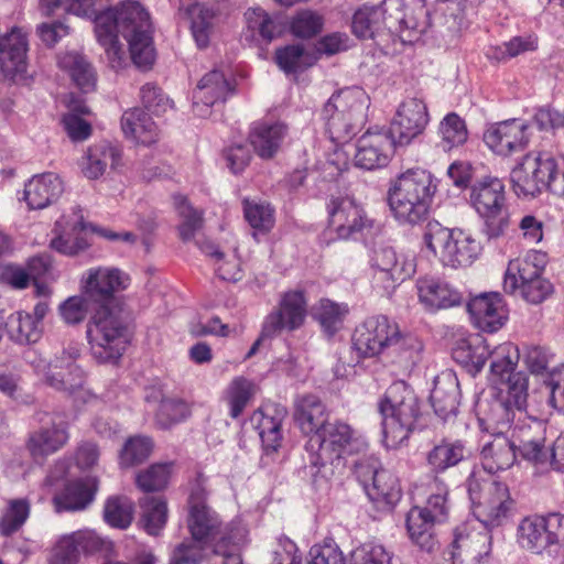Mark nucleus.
Listing matches in <instances>:
<instances>
[{
    "label": "nucleus",
    "instance_id": "nucleus-59",
    "mask_svg": "<svg viewBox=\"0 0 564 564\" xmlns=\"http://www.w3.org/2000/svg\"><path fill=\"white\" fill-rule=\"evenodd\" d=\"M465 0H437L435 19L449 31H458L464 22Z\"/></svg>",
    "mask_w": 564,
    "mask_h": 564
},
{
    "label": "nucleus",
    "instance_id": "nucleus-30",
    "mask_svg": "<svg viewBox=\"0 0 564 564\" xmlns=\"http://www.w3.org/2000/svg\"><path fill=\"white\" fill-rule=\"evenodd\" d=\"M64 192L62 178L46 172L32 176L24 185L23 199L30 209H43L56 202Z\"/></svg>",
    "mask_w": 564,
    "mask_h": 564
},
{
    "label": "nucleus",
    "instance_id": "nucleus-10",
    "mask_svg": "<svg viewBox=\"0 0 564 564\" xmlns=\"http://www.w3.org/2000/svg\"><path fill=\"white\" fill-rule=\"evenodd\" d=\"M473 514L487 529L502 525L511 513L512 499L508 487L492 477L474 473L468 480Z\"/></svg>",
    "mask_w": 564,
    "mask_h": 564
},
{
    "label": "nucleus",
    "instance_id": "nucleus-43",
    "mask_svg": "<svg viewBox=\"0 0 564 564\" xmlns=\"http://www.w3.org/2000/svg\"><path fill=\"white\" fill-rule=\"evenodd\" d=\"M484 350L491 359L490 370L495 381H503L509 373H516L514 369L520 354L518 347L512 343L491 346L487 340H484Z\"/></svg>",
    "mask_w": 564,
    "mask_h": 564
},
{
    "label": "nucleus",
    "instance_id": "nucleus-34",
    "mask_svg": "<svg viewBox=\"0 0 564 564\" xmlns=\"http://www.w3.org/2000/svg\"><path fill=\"white\" fill-rule=\"evenodd\" d=\"M423 345L421 340L410 334H402L399 326L394 338L389 341L384 352L383 361L395 365L402 371H410L419 361Z\"/></svg>",
    "mask_w": 564,
    "mask_h": 564
},
{
    "label": "nucleus",
    "instance_id": "nucleus-54",
    "mask_svg": "<svg viewBox=\"0 0 564 564\" xmlns=\"http://www.w3.org/2000/svg\"><path fill=\"white\" fill-rule=\"evenodd\" d=\"M347 314V305L338 304L327 299L319 301L315 313L324 332L329 336H333L343 327L344 319Z\"/></svg>",
    "mask_w": 564,
    "mask_h": 564
},
{
    "label": "nucleus",
    "instance_id": "nucleus-31",
    "mask_svg": "<svg viewBox=\"0 0 564 564\" xmlns=\"http://www.w3.org/2000/svg\"><path fill=\"white\" fill-rule=\"evenodd\" d=\"M286 413L284 406L276 404H267L253 413L251 420L267 452H275L280 447L283 440L281 427Z\"/></svg>",
    "mask_w": 564,
    "mask_h": 564
},
{
    "label": "nucleus",
    "instance_id": "nucleus-8",
    "mask_svg": "<svg viewBox=\"0 0 564 564\" xmlns=\"http://www.w3.org/2000/svg\"><path fill=\"white\" fill-rule=\"evenodd\" d=\"M546 254L531 251L523 258L510 260L503 276V290L510 295H519L530 304L546 300L553 285L543 278Z\"/></svg>",
    "mask_w": 564,
    "mask_h": 564
},
{
    "label": "nucleus",
    "instance_id": "nucleus-28",
    "mask_svg": "<svg viewBox=\"0 0 564 564\" xmlns=\"http://www.w3.org/2000/svg\"><path fill=\"white\" fill-rule=\"evenodd\" d=\"M234 91V86L220 70H212L197 84L193 94V109L199 117L209 115V108L223 102Z\"/></svg>",
    "mask_w": 564,
    "mask_h": 564
},
{
    "label": "nucleus",
    "instance_id": "nucleus-26",
    "mask_svg": "<svg viewBox=\"0 0 564 564\" xmlns=\"http://www.w3.org/2000/svg\"><path fill=\"white\" fill-rule=\"evenodd\" d=\"M28 39L20 30L13 29L0 37V74L17 82L25 77L28 69Z\"/></svg>",
    "mask_w": 564,
    "mask_h": 564
},
{
    "label": "nucleus",
    "instance_id": "nucleus-51",
    "mask_svg": "<svg viewBox=\"0 0 564 564\" xmlns=\"http://www.w3.org/2000/svg\"><path fill=\"white\" fill-rule=\"evenodd\" d=\"M185 14L191 21V30L193 37L198 47L204 48L209 44L213 33L214 13L203 4H188Z\"/></svg>",
    "mask_w": 564,
    "mask_h": 564
},
{
    "label": "nucleus",
    "instance_id": "nucleus-37",
    "mask_svg": "<svg viewBox=\"0 0 564 564\" xmlns=\"http://www.w3.org/2000/svg\"><path fill=\"white\" fill-rule=\"evenodd\" d=\"M430 399L437 415L445 419L455 414L459 403V383L456 376L451 372L437 376Z\"/></svg>",
    "mask_w": 564,
    "mask_h": 564
},
{
    "label": "nucleus",
    "instance_id": "nucleus-5",
    "mask_svg": "<svg viewBox=\"0 0 564 564\" xmlns=\"http://www.w3.org/2000/svg\"><path fill=\"white\" fill-rule=\"evenodd\" d=\"M518 197L533 198L543 189L564 197V163L549 154L528 153L510 174Z\"/></svg>",
    "mask_w": 564,
    "mask_h": 564
},
{
    "label": "nucleus",
    "instance_id": "nucleus-45",
    "mask_svg": "<svg viewBox=\"0 0 564 564\" xmlns=\"http://www.w3.org/2000/svg\"><path fill=\"white\" fill-rule=\"evenodd\" d=\"M438 523L421 511L420 507H413L406 516V530L413 543L426 552H432L437 542L433 535V527Z\"/></svg>",
    "mask_w": 564,
    "mask_h": 564
},
{
    "label": "nucleus",
    "instance_id": "nucleus-56",
    "mask_svg": "<svg viewBox=\"0 0 564 564\" xmlns=\"http://www.w3.org/2000/svg\"><path fill=\"white\" fill-rule=\"evenodd\" d=\"M174 205L182 218V223L178 226L180 238L185 242L189 241L194 239L196 232L203 226L202 214L195 210L187 199L181 195L174 196Z\"/></svg>",
    "mask_w": 564,
    "mask_h": 564
},
{
    "label": "nucleus",
    "instance_id": "nucleus-42",
    "mask_svg": "<svg viewBox=\"0 0 564 564\" xmlns=\"http://www.w3.org/2000/svg\"><path fill=\"white\" fill-rule=\"evenodd\" d=\"M517 543L522 550L533 554H541L550 547L542 516L525 517L519 522Z\"/></svg>",
    "mask_w": 564,
    "mask_h": 564
},
{
    "label": "nucleus",
    "instance_id": "nucleus-41",
    "mask_svg": "<svg viewBox=\"0 0 564 564\" xmlns=\"http://www.w3.org/2000/svg\"><path fill=\"white\" fill-rule=\"evenodd\" d=\"M469 452L462 441H442L426 455L427 466L437 474L456 466L468 457Z\"/></svg>",
    "mask_w": 564,
    "mask_h": 564
},
{
    "label": "nucleus",
    "instance_id": "nucleus-47",
    "mask_svg": "<svg viewBox=\"0 0 564 564\" xmlns=\"http://www.w3.org/2000/svg\"><path fill=\"white\" fill-rule=\"evenodd\" d=\"M257 392L256 384L245 378H234L224 391V400L232 419L239 417Z\"/></svg>",
    "mask_w": 564,
    "mask_h": 564
},
{
    "label": "nucleus",
    "instance_id": "nucleus-7",
    "mask_svg": "<svg viewBox=\"0 0 564 564\" xmlns=\"http://www.w3.org/2000/svg\"><path fill=\"white\" fill-rule=\"evenodd\" d=\"M369 98L359 87L345 88L332 95L323 108L326 130L334 142H346L366 119Z\"/></svg>",
    "mask_w": 564,
    "mask_h": 564
},
{
    "label": "nucleus",
    "instance_id": "nucleus-46",
    "mask_svg": "<svg viewBox=\"0 0 564 564\" xmlns=\"http://www.w3.org/2000/svg\"><path fill=\"white\" fill-rule=\"evenodd\" d=\"M61 68L69 73L74 83L84 93L95 89L96 74L89 62L77 52H68L58 58Z\"/></svg>",
    "mask_w": 564,
    "mask_h": 564
},
{
    "label": "nucleus",
    "instance_id": "nucleus-22",
    "mask_svg": "<svg viewBox=\"0 0 564 564\" xmlns=\"http://www.w3.org/2000/svg\"><path fill=\"white\" fill-rule=\"evenodd\" d=\"M329 228L340 239H348L371 226V220L355 199L350 197L333 198L328 205Z\"/></svg>",
    "mask_w": 564,
    "mask_h": 564
},
{
    "label": "nucleus",
    "instance_id": "nucleus-60",
    "mask_svg": "<svg viewBox=\"0 0 564 564\" xmlns=\"http://www.w3.org/2000/svg\"><path fill=\"white\" fill-rule=\"evenodd\" d=\"M191 414V405L178 398H166L160 403L156 422L162 429L187 419Z\"/></svg>",
    "mask_w": 564,
    "mask_h": 564
},
{
    "label": "nucleus",
    "instance_id": "nucleus-9",
    "mask_svg": "<svg viewBox=\"0 0 564 564\" xmlns=\"http://www.w3.org/2000/svg\"><path fill=\"white\" fill-rule=\"evenodd\" d=\"M423 241L444 267L452 269L470 265L480 251L479 242L469 232L444 227L436 220L426 224Z\"/></svg>",
    "mask_w": 564,
    "mask_h": 564
},
{
    "label": "nucleus",
    "instance_id": "nucleus-52",
    "mask_svg": "<svg viewBox=\"0 0 564 564\" xmlns=\"http://www.w3.org/2000/svg\"><path fill=\"white\" fill-rule=\"evenodd\" d=\"M440 147L444 151L463 145L468 139L465 120L456 112L447 113L438 124Z\"/></svg>",
    "mask_w": 564,
    "mask_h": 564
},
{
    "label": "nucleus",
    "instance_id": "nucleus-1",
    "mask_svg": "<svg viewBox=\"0 0 564 564\" xmlns=\"http://www.w3.org/2000/svg\"><path fill=\"white\" fill-rule=\"evenodd\" d=\"M82 293L99 307L87 323V339L93 356L100 362L118 360L124 352L126 328L108 307L116 293L130 284L129 275L115 267H94L80 278Z\"/></svg>",
    "mask_w": 564,
    "mask_h": 564
},
{
    "label": "nucleus",
    "instance_id": "nucleus-17",
    "mask_svg": "<svg viewBox=\"0 0 564 564\" xmlns=\"http://www.w3.org/2000/svg\"><path fill=\"white\" fill-rule=\"evenodd\" d=\"M307 301L302 291L294 290L282 294L279 304L263 321V335L278 336L283 330L294 332L305 322Z\"/></svg>",
    "mask_w": 564,
    "mask_h": 564
},
{
    "label": "nucleus",
    "instance_id": "nucleus-58",
    "mask_svg": "<svg viewBox=\"0 0 564 564\" xmlns=\"http://www.w3.org/2000/svg\"><path fill=\"white\" fill-rule=\"evenodd\" d=\"M430 26L429 11L424 7H419L411 14L404 13L398 29L402 41L413 42L420 37Z\"/></svg>",
    "mask_w": 564,
    "mask_h": 564
},
{
    "label": "nucleus",
    "instance_id": "nucleus-15",
    "mask_svg": "<svg viewBox=\"0 0 564 564\" xmlns=\"http://www.w3.org/2000/svg\"><path fill=\"white\" fill-rule=\"evenodd\" d=\"M501 388L502 400L496 402L491 408L489 421L501 427H511L516 419V412L519 413V420L524 416L528 401L529 378L523 372L509 373Z\"/></svg>",
    "mask_w": 564,
    "mask_h": 564
},
{
    "label": "nucleus",
    "instance_id": "nucleus-32",
    "mask_svg": "<svg viewBox=\"0 0 564 564\" xmlns=\"http://www.w3.org/2000/svg\"><path fill=\"white\" fill-rule=\"evenodd\" d=\"M491 535L480 532L464 523L454 530V538L449 545L452 560L470 556L490 555Z\"/></svg>",
    "mask_w": 564,
    "mask_h": 564
},
{
    "label": "nucleus",
    "instance_id": "nucleus-23",
    "mask_svg": "<svg viewBox=\"0 0 564 564\" xmlns=\"http://www.w3.org/2000/svg\"><path fill=\"white\" fill-rule=\"evenodd\" d=\"M207 561L208 564H242L239 553L226 549L221 545H206L197 540H185L176 545L170 557V564H202Z\"/></svg>",
    "mask_w": 564,
    "mask_h": 564
},
{
    "label": "nucleus",
    "instance_id": "nucleus-50",
    "mask_svg": "<svg viewBox=\"0 0 564 564\" xmlns=\"http://www.w3.org/2000/svg\"><path fill=\"white\" fill-rule=\"evenodd\" d=\"M354 34L359 39H376L384 30L381 9L377 6H364L359 8L351 23Z\"/></svg>",
    "mask_w": 564,
    "mask_h": 564
},
{
    "label": "nucleus",
    "instance_id": "nucleus-27",
    "mask_svg": "<svg viewBox=\"0 0 564 564\" xmlns=\"http://www.w3.org/2000/svg\"><path fill=\"white\" fill-rule=\"evenodd\" d=\"M82 209L74 207L70 215H64L56 221V237L51 240V248L65 256L78 254L88 247Z\"/></svg>",
    "mask_w": 564,
    "mask_h": 564
},
{
    "label": "nucleus",
    "instance_id": "nucleus-44",
    "mask_svg": "<svg viewBox=\"0 0 564 564\" xmlns=\"http://www.w3.org/2000/svg\"><path fill=\"white\" fill-rule=\"evenodd\" d=\"M247 36L253 41L271 42L282 33V26L278 20L267 13L262 8H249L245 12Z\"/></svg>",
    "mask_w": 564,
    "mask_h": 564
},
{
    "label": "nucleus",
    "instance_id": "nucleus-62",
    "mask_svg": "<svg viewBox=\"0 0 564 564\" xmlns=\"http://www.w3.org/2000/svg\"><path fill=\"white\" fill-rule=\"evenodd\" d=\"M132 503L127 498L112 497L105 505L104 518L111 527L126 529L132 521Z\"/></svg>",
    "mask_w": 564,
    "mask_h": 564
},
{
    "label": "nucleus",
    "instance_id": "nucleus-25",
    "mask_svg": "<svg viewBox=\"0 0 564 564\" xmlns=\"http://www.w3.org/2000/svg\"><path fill=\"white\" fill-rule=\"evenodd\" d=\"M397 144L387 131H367L357 142L355 164L365 170L386 166Z\"/></svg>",
    "mask_w": 564,
    "mask_h": 564
},
{
    "label": "nucleus",
    "instance_id": "nucleus-2",
    "mask_svg": "<svg viewBox=\"0 0 564 564\" xmlns=\"http://www.w3.org/2000/svg\"><path fill=\"white\" fill-rule=\"evenodd\" d=\"M95 2V12L84 15L95 22V34L98 43L105 48L111 68L119 69L127 64L128 56L118 39L121 33L129 43L130 58L139 67H148L154 61L152 45V24L149 12L134 0H127L101 13L98 7L105 2Z\"/></svg>",
    "mask_w": 564,
    "mask_h": 564
},
{
    "label": "nucleus",
    "instance_id": "nucleus-57",
    "mask_svg": "<svg viewBox=\"0 0 564 564\" xmlns=\"http://www.w3.org/2000/svg\"><path fill=\"white\" fill-rule=\"evenodd\" d=\"M243 213L249 225L262 232L269 231L274 225V209L268 203L245 199Z\"/></svg>",
    "mask_w": 564,
    "mask_h": 564
},
{
    "label": "nucleus",
    "instance_id": "nucleus-6",
    "mask_svg": "<svg viewBox=\"0 0 564 564\" xmlns=\"http://www.w3.org/2000/svg\"><path fill=\"white\" fill-rule=\"evenodd\" d=\"M24 360L37 376L44 378L48 387L66 393L75 404L96 399L85 389L84 371L70 354L63 351L54 360L47 361L39 351L29 349L24 352Z\"/></svg>",
    "mask_w": 564,
    "mask_h": 564
},
{
    "label": "nucleus",
    "instance_id": "nucleus-61",
    "mask_svg": "<svg viewBox=\"0 0 564 564\" xmlns=\"http://www.w3.org/2000/svg\"><path fill=\"white\" fill-rule=\"evenodd\" d=\"M172 473V464H153L137 476L138 487L147 492L159 491L166 487Z\"/></svg>",
    "mask_w": 564,
    "mask_h": 564
},
{
    "label": "nucleus",
    "instance_id": "nucleus-4",
    "mask_svg": "<svg viewBox=\"0 0 564 564\" xmlns=\"http://www.w3.org/2000/svg\"><path fill=\"white\" fill-rule=\"evenodd\" d=\"M378 412L382 443L388 448H395L409 438L421 413L414 391L402 380L389 386L378 401Z\"/></svg>",
    "mask_w": 564,
    "mask_h": 564
},
{
    "label": "nucleus",
    "instance_id": "nucleus-11",
    "mask_svg": "<svg viewBox=\"0 0 564 564\" xmlns=\"http://www.w3.org/2000/svg\"><path fill=\"white\" fill-rule=\"evenodd\" d=\"M470 203L484 220V232L489 239L501 237L509 226L505 184L498 177L487 176L476 182Z\"/></svg>",
    "mask_w": 564,
    "mask_h": 564
},
{
    "label": "nucleus",
    "instance_id": "nucleus-19",
    "mask_svg": "<svg viewBox=\"0 0 564 564\" xmlns=\"http://www.w3.org/2000/svg\"><path fill=\"white\" fill-rule=\"evenodd\" d=\"M39 430L30 434L26 448L34 459H44L63 448L68 440V424L57 414L43 413Z\"/></svg>",
    "mask_w": 564,
    "mask_h": 564
},
{
    "label": "nucleus",
    "instance_id": "nucleus-39",
    "mask_svg": "<svg viewBox=\"0 0 564 564\" xmlns=\"http://www.w3.org/2000/svg\"><path fill=\"white\" fill-rule=\"evenodd\" d=\"M97 489V479L86 477L68 482L64 490L54 497L57 510H83L93 500Z\"/></svg>",
    "mask_w": 564,
    "mask_h": 564
},
{
    "label": "nucleus",
    "instance_id": "nucleus-13",
    "mask_svg": "<svg viewBox=\"0 0 564 564\" xmlns=\"http://www.w3.org/2000/svg\"><path fill=\"white\" fill-rule=\"evenodd\" d=\"M206 492L200 484H196L189 495V513H188V529L192 539L197 540L206 545L216 546L221 545V550L228 547L230 551H236L232 540L236 535L228 531L227 527L223 523L218 514L205 503Z\"/></svg>",
    "mask_w": 564,
    "mask_h": 564
},
{
    "label": "nucleus",
    "instance_id": "nucleus-49",
    "mask_svg": "<svg viewBox=\"0 0 564 564\" xmlns=\"http://www.w3.org/2000/svg\"><path fill=\"white\" fill-rule=\"evenodd\" d=\"M10 338L19 344L36 343L42 336V326L30 313L17 312L7 322Z\"/></svg>",
    "mask_w": 564,
    "mask_h": 564
},
{
    "label": "nucleus",
    "instance_id": "nucleus-36",
    "mask_svg": "<svg viewBox=\"0 0 564 564\" xmlns=\"http://www.w3.org/2000/svg\"><path fill=\"white\" fill-rule=\"evenodd\" d=\"M286 134L283 123H256L249 132V142L258 156L268 160L278 153Z\"/></svg>",
    "mask_w": 564,
    "mask_h": 564
},
{
    "label": "nucleus",
    "instance_id": "nucleus-14",
    "mask_svg": "<svg viewBox=\"0 0 564 564\" xmlns=\"http://www.w3.org/2000/svg\"><path fill=\"white\" fill-rule=\"evenodd\" d=\"M372 267L375 283L387 295L415 272L414 258L408 254H398L391 247H379L375 250Z\"/></svg>",
    "mask_w": 564,
    "mask_h": 564
},
{
    "label": "nucleus",
    "instance_id": "nucleus-12",
    "mask_svg": "<svg viewBox=\"0 0 564 564\" xmlns=\"http://www.w3.org/2000/svg\"><path fill=\"white\" fill-rule=\"evenodd\" d=\"M367 446L365 438L344 422H328L317 434L310 436L306 451L314 466L324 465L333 458L354 454Z\"/></svg>",
    "mask_w": 564,
    "mask_h": 564
},
{
    "label": "nucleus",
    "instance_id": "nucleus-64",
    "mask_svg": "<svg viewBox=\"0 0 564 564\" xmlns=\"http://www.w3.org/2000/svg\"><path fill=\"white\" fill-rule=\"evenodd\" d=\"M348 564H391V555L380 544L365 543L351 552Z\"/></svg>",
    "mask_w": 564,
    "mask_h": 564
},
{
    "label": "nucleus",
    "instance_id": "nucleus-18",
    "mask_svg": "<svg viewBox=\"0 0 564 564\" xmlns=\"http://www.w3.org/2000/svg\"><path fill=\"white\" fill-rule=\"evenodd\" d=\"M398 326L384 315L368 317L356 327L352 348L360 357L382 356L389 341L394 338Z\"/></svg>",
    "mask_w": 564,
    "mask_h": 564
},
{
    "label": "nucleus",
    "instance_id": "nucleus-3",
    "mask_svg": "<svg viewBox=\"0 0 564 564\" xmlns=\"http://www.w3.org/2000/svg\"><path fill=\"white\" fill-rule=\"evenodd\" d=\"M437 184L425 170L402 173L389 189V206L401 225H419L426 220Z\"/></svg>",
    "mask_w": 564,
    "mask_h": 564
},
{
    "label": "nucleus",
    "instance_id": "nucleus-29",
    "mask_svg": "<svg viewBox=\"0 0 564 564\" xmlns=\"http://www.w3.org/2000/svg\"><path fill=\"white\" fill-rule=\"evenodd\" d=\"M474 324L484 332H497L508 318L506 304L499 293H486L468 303Z\"/></svg>",
    "mask_w": 564,
    "mask_h": 564
},
{
    "label": "nucleus",
    "instance_id": "nucleus-20",
    "mask_svg": "<svg viewBox=\"0 0 564 564\" xmlns=\"http://www.w3.org/2000/svg\"><path fill=\"white\" fill-rule=\"evenodd\" d=\"M427 123L429 112L423 100L408 98L400 104L388 133L398 145H408L423 133Z\"/></svg>",
    "mask_w": 564,
    "mask_h": 564
},
{
    "label": "nucleus",
    "instance_id": "nucleus-48",
    "mask_svg": "<svg viewBox=\"0 0 564 564\" xmlns=\"http://www.w3.org/2000/svg\"><path fill=\"white\" fill-rule=\"evenodd\" d=\"M31 513V502L26 498L9 499L0 511V535L11 536L26 522Z\"/></svg>",
    "mask_w": 564,
    "mask_h": 564
},
{
    "label": "nucleus",
    "instance_id": "nucleus-63",
    "mask_svg": "<svg viewBox=\"0 0 564 564\" xmlns=\"http://www.w3.org/2000/svg\"><path fill=\"white\" fill-rule=\"evenodd\" d=\"M152 448L153 443L150 437H130L120 453V464L124 467L140 464L150 456Z\"/></svg>",
    "mask_w": 564,
    "mask_h": 564
},
{
    "label": "nucleus",
    "instance_id": "nucleus-24",
    "mask_svg": "<svg viewBox=\"0 0 564 564\" xmlns=\"http://www.w3.org/2000/svg\"><path fill=\"white\" fill-rule=\"evenodd\" d=\"M419 303L426 312L459 306L463 294L449 282L435 275L420 276L415 283Z\"/></svg>",
    "mask_w": 564,
    "mask_h": 564
},
{
    "label": "nucleus",
    "instance_id": "nucleus-53",
    "mask_svg": "<svg viewBox=\"0 0 564 564\" xmlns=\"http://www.w3.org/2000/svg\"><path fill=\"white\" fill-rule=\"evenodd\" d=\"M448 488L438 477H435L429 485V496L425 507L421 511L427 517L436 520L438 523L444 522L448 514Z\"/></svg>",
    "mask_w": 564,
    "mask_h": 564
},
{
    "label": "nucleus",
    "instance_id": "nucleus-33",
    "mask_svg": "<svg viewBox=\"0 0 564 564\" xmlns=\"http://www.w3.org/2000/svg\"><path fill=\"white\" fill-rule=\"evenodd\" d=\"M506 429L496 425L495 437L482 447L481 465L488 474L506 470L516 462V444L503 435Z\"/></svg>",
    "mask_w": 564,
    "mask_h": 564
},
{
    "label": "nucleus",
    "instance_id": "nucleus-40",
    "mask_svg": "<svg viewBox=\"0 0 564 564\" xmlns=\"http://www.w3.org/2000/svg\"><path fill=\"white\" fill-rule=\"evenodd\" d=\"M295 421L308 437L328 423L326 406L315 395H305L296 402Z\"/></svg>",
    "mask_w": 564,
    "mask_h": 564
},
{
    "label": "nucleus",
    "instance_id": "nucleus-35",
    "mask_svg": "<svg viewBox=\"0 0 564 564\" xmlns=\"http://www.w3.org/2000/svg\"><path fill=\"white\" fill-rule=\"evenodd\" d=\"M122 150L119 145L107 141L91 145L84 161L82 170L84 175L89 180H96L104 175L107 166L117 170L122 164Z\"/></svg>",
    "mask_w": 564,
    "mask_h": 564
},
{
    "label": "nucleus",
    "instance_id": "nucleus-38",
    "mask_svg": "<svg viewBox=\"0 0 564 564\" xmlns=\"http://www.w3.org/2000/svg\"><path fill=\"white\" fill-rule=\"evenodd\" d=\"M121 129L126 138L143 145H150L159 138L155 122L139 108L130 109L122 115Z\"/></svg>",
    "mask_w": 564,
    "mask_h": 564
},
{
    "label": "nucleus",
    "instance_id": "nucleus-55",
    "mask_svg": "<svg viewBox=\"0 0 564 564\" xmlns=\"http://www.w3.org/2000/svg\"><path fill=\"white\" fill-rule=\"evenodd\" d=\"M142 521L147 532L156 535L164 527L167 518V507L163 499L145 497L141 500Z\"/></svg>",
    "mask_w": 564,
    "mask_h": 564
},
{
    "label": "nucleus",
    "instance_id": "nucleus-21",
    "mask_svg": "<svg viewBox=\"0 0 564 564\" xmlns=\"http://www.w3.org/2000/svg\"><path fill=\"white\" fill-rule=\"evenodd\" d=\"M529 126L520 119L491 124L484 133V141L498 155L508 156L522 151L529 143Z\"/></svg>",
    "mask_w": 564,
    "mask_h": 564
},
{
    "label": "nucleus",
    "instance_id": "nucleus-16",
    "mask_svg": "<svg viewBox=\"0 0 564 564\" xmlns=\"http://www.w3.org/2000/svg\"><path fill=\"white\" fill-rule=\"evenodd\" d=\"M355 473L368 497L375 502L393 506L401 498V488L397 477L388 469L379 468L376 459L360 460L355 464Z\"/></svg>",
    "mask_w": 564,
    "mask_h": 564
}]
</instances>
